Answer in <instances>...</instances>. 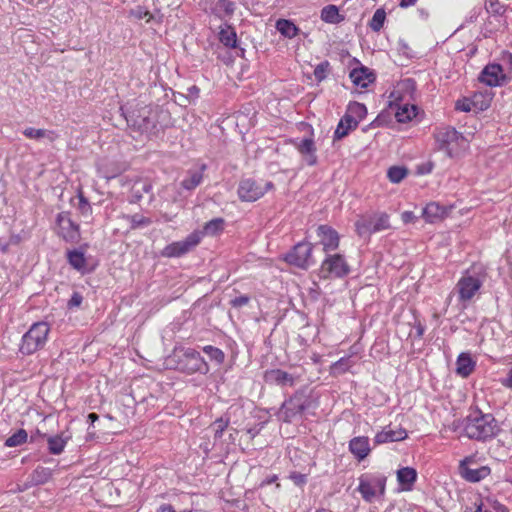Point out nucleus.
<instances>
[{
  "instance_id": "22",
  "label": "nucleus",
  "mask_w": 512,
  "mask_h": 512,
  "mask_svg": "<svg viewBox=\"0 0 512 512\" xmlns=\"http://www.w3.org/2000/svg\"><path fill=\"white\" fill-rule=\"evenodd\" d=\"M296 148L307 165L314 166L317 163L316 146L312 138L302 139Z\"/></svg>"
},
{
  "instance_id": "42",
  "label": "nucleus",
  "mask_w": 512,
  "mask_h": 512,
  "mask_svg": "<svg viewBox=\"0 0 512 512\" xmlns=\"http://www.w3.org/2000/svg\"><path fill=\"white\" fill-rule=\"evenodd\" d=\"M27 440V432L24 429L18 430L16 433L8 437L5 441V445L7 447H16L23 443H25Z\"/></svg>"
},
{
  "instance_id": "35",
  "label": "nucleus",
  "mask_w": 512,
  "mask_h": 512,
  "mask_svg": "<svg viewBox=\"0 0 512 512\" xmlns=\"http://www.w3.org/2000/svg\"><path fill=\"white\" fill-rule=\"evenodd\" d=\"M351 356L352 355H349L347 357H343L340 360H338L335 363H333L331 365V367H330V373L333 376H338V375H341V374L345 373L346 371H348L352 367V365H353V361L351 360Z\"/></svg>"
},
{
  "instance_id": "30",
  "label": "nucleus",
  "mask_w": 512,
  "mask_h": 512,
  "mask_svg": "<svg viewBox=\"0 0 512 512\" xmlns=\"http://www.w3.org/2000/svg\"><path fill=\"white\" fill-rule=\"evenodd\" d=\"M276 29L281 35L290 39L297 36L299 32L298 27L293 22L286 19H279L276 22Z\"/></svg>"
},
{
  "instance_id": "33",
  "label": "nucleus",
  "mask_w": 512,
  "mask_h": 512,
  "mask_svg": "<svg viewBox=\"0 0 512 512\" xmlns=\"http://www.w3.org/2000/svg\"><path fill=\"white\" fill-rule=\"evenodd\" d=\"M219 40L226 47H236L237 36L235 30L231 26L222 27L219 32Z\"/></svg>"
},
{
  "instance_id": "55",
  "label": "nucleus",
  "mask_w": 512,
  "mask_h": 512,
  "mask_svg": "<svg viewBox=\"0 0 512 512\" xmlns=\"http://www.w3.org/2000/svg\"><path fill=\"white\" fill-rule=\"evenodd\" d=\"M417 0H401L399 3V6L401 8H408L410 6H414L416 4Z\"/></svg>"
},
{
  "instance_id": "36",
  "label": "nucleus",
  "mask_w": 512,
  "mask_h": 512,
  "mask_svg": "<svg viewBox=\"0 0 512 512\" xmlns=\"http://www.w3.org/2000/svg\"><path fill=\"white\" fill-rule=\"evenodd\" d=\"M31 477L35 484H44L52 477V471L49 468L39 466L33 471Z\"/></svg>"
},
{
  "instance_id": "60",
  "label": "nucleus",
  "mask_w": 512,
  "mask_h": 512,
  "mask_svg": "<svg viewBox=\"0 0 512 512\" xmlns=\"http://www.w3.org/2000/svg\"><path fill=\"white\" fill-rule=\"evenodd\" d=\"M215 359L219 362L223 361L224 359V354H221V353H218V354H215Z\"/></svg>"
},
{
  "instance_id": "25",
  "label": "nucleus",
  "mask_w": 512,
  "mask_h": 512,
  "mask_svg": "<svg viewBox=\"0 0 512 512\" xmlns=\"http://www.w3.org/2000/svg\"><path fill=\"white\" fill-rule=\"evenodd\" d=\"M358 126V119L353 118L351 114H345L343 118L340 120L335 133L334 138L335 139H342L346 137L351 130L356 129Z\"/></svg>"
},
{
  "instance_id": "20",
  "label": "nucleus",
  "mask_w": 512,
  "mask_h": 512,
  "mask_svg": "<svg viewBox=\"0 0 512 512\" xmlns=\"http://www.w3.org/2000/svg\"><path fill=\"white\" fill-rule=\"evenodd\" d=\"M448 213L449 209L445 206H441L436 202H431L423 209L422 217L428 223H436L447 217Z\"/></svg>"
},
{
  "instance_id": "45",
  "label": "nucleus",
  "mask_w": 512,
  "mask_h": 512,
  "mask_svg": "<svg viewBox=\"0 0 512 512\" xmlns=\"http://www.w3.org/2000/svg\"><path fill=\"white\" fill-rule=\"evenodd\" d=\"M330 64L328 61H324L318 64L314 69V76L316 80L322 81L327 77L329 72Z\"/></svg>"
},
{
  "instance_id": "8",
  "label": "nucleus",
  "mask_w": 512,
  "mask_h": 512,
  "mask_svg": "<svg viewBox=\"0 0 512 512\" xmlns=\"http://www.w3.org/2000/svg\"><path fill=\"white\" fill-rule=\"evenodd\" d=\"M483 284V278L467 270L456 284L459 301L464 305L471 301Z\"/></svg>"
},
{
  "instance_id": "51",
  "label": "nucleus",
  "mask_w": 512,
  "mask_h": 512,
  "mask_svg": "<svg viewBox=\"0 0 512 512\" xmlns=\"http://www.w3.org/2000/svg\"><path fill=\"white\" fill-rule=\"evenodd\" d=\"M401 219L405 224L414 223L417 219L412 211H404L401 214Z\"/></svg>"
},
{
  "instance_id": "62",
  "label": "nucleus",
  "mask_w": 512,
  "mask_h": 512,
  "mask_svg": "<svg viewBox=\"0 0 512 512\" xmlns=\"http://www.w3.org/2000/svg\"><path fill=\"white\" fill-rule=\"evenodd\" d=\"M279 363L282 365V364H285V361H282L279 359Z\"/></svg>"
},
{
  "instance_id": "52",
  "label": "nucleus",
  "mask_w": 512,
  "mask_h": 512,
  "mask_svg": "<svg viewBox=\"0 0 512 512\" xmlns=\"http://www.w3.org/2000/svg\"><path fill=\"white\" fill-rule=\"evenodd\" d=\"M290 478L294 481L295 484L297 485H303L306 483L307 481V478H306V475L304 474H301V473H292L290 475Z\"/></svg>"
},
{
  "instance_id": "9",
  "label": "nucleus",
  "mask_w": 512,
  "mask_h": 512,
  "mask_svg": "<svg viewBox=\"0 0 512 512\" xmlns=\"http://www.w3.org/2000/svg\"><path fill=\"white\" fill-rule=\"evenodd\" d=\"M301 378V373L297 371L295 365L289 366V371L273 368L265 371L264 380L266 383L276 385L281 388L293 387Z\"/></svg>"
},
{
  "instance_id": "58",
  "label": "nucleus",
  "mask_w": 512,
  "mask_h": 512,
  "mask_svg": "<svg viewBox=\"0 0 512 512\" xmlns=\"http://www.w3.org/2000/svg\"><path fill=\"white\" fill-rule=\"evenodd\" d=\"M204 352L208 353V352H221V351L217 348H213L212 346H207L204 348Z\"/></svg>"
},
{
  "instance_id": "57",
  "label": "nucleus",
  "mask_w": 512,
  "mask_h": 512,
  "mask_svg": "<svg viewBox=\"0 0 512 512\" xmlns=\"http://www.w3.org/2000/svg\"><path fill=\"white\" fill-rule=\"evenodd\" d=\"M98 415L96 413H90L88 415V420L91 422V423H94L95 421L98 420Z\"/></svg>"
},
{
  "instance_id": "27",
  "label": "nucleus",
  "mask_w": 512,
  "mask_h": 512,
  "mask_svg": "<svg viewBox=\"0 0 512 512\" xmlns=\"http://www.w3.org/2000/svg\"><path fill=\"white\" fill-rule=\"evenodd\" d=\"M475 360L470 357V354H459L456 361V373L465 378L468 377L474 370Z\"/></svg>"
},
{
  "instance_id": "17",
  "label": "nucleus",
  "mask_w": 512,
  "mask_h": 512,
  "mask_svg": "<svg viewBox=\"0 0 512 512\" xmlns=\"http://www.w3.org/2000/svg\"><path fill=\"white\" fill-rule=\"evenodd\" d=\"M459 471L462 478L469 482H479L490 474V468L487 466L470 468L467 465V459L460 462Z\"/></svg>"
},
{
  "instance_id": "16",
  "label": "nucleus",
  "mask_w": 512,
  "mask_h": 512,
  "mask_svg": "<svg viewBox=\"0 0 512 512\" xmlns=\"http://www.w3.org/2000/svg\"><path fill=\"white\" fill-rule=\"evenodd\" d=\"M317 236L320 238V244L324 252L334 251L339 247L340 237L338 232L328 225L317 227Z\"/></svg>"
},
{
  "instance_id": "44",
  "label": "nucleus",
  "mask_w": 512,
  "mask_h": 512,
  "mask_svg": "<svg viewBox=\"0 0 512 512\" xmlns=\"http://www.w3.org/2000/svg\"><path fill=\"white\" fill-rule=\"evenodd\" d=\"M127 219L129 220L132 229L146 227L152 223V220L150 218L145 217L141 214L128 216Z\"/></svg>"
},
{
  "instance_id": "39",
  "label": "nucleus",
  "mask_w": 512,
  "mask_h": 512,
  "mask_svg": "<svg viewBox=\"0 0 512 512\" xmlns=\"http://www.w3.org/2000/svg\"><path fill=\"white\" fill-rule=\"evenodd\" d=\"M346 113L351 114L352 117L358 119V122H359L366 116L367 109L364 104H361L359 102H352L349 104Z\"/></svg>"
},
{
  "instance_id": "46",
  "label": "nucleus",
  "mask_w": 512,
  "mask_h": 512,
  "mask_svg": "<svg viewBox=\"0 0 512 512\" xmlns=\"http://www.w3.org/2000/svg\"><path fill=\"white\" fill-rule=\"evenodd\" d=\"M455 110L461 111V112L474 111L473 106H472V99H471V97L470 98L463 97L461 99H458L455 102Z\"/></svg>"
},
{
  "instance_id": "40",
  "label": "nucleus",
  "mask_w": 512,
  "mask_h": 512,
  "mask_svg": "<svg viewBox=\"0 0 512 512\" xmlns=\"http://www.w3.org/2000/svg\"><path fill=\"white\" fill-rule=\"evenodd\" d=\"M224 229V219L215 218L207 222L204 226V232L207 235H216Z\"/></svg>"
},
{
  "instance_id": "61",
  "label": "nucleus",
  "mask_w": 512,
  "mask_h": 512,
  "mask_svg": "<svg viewBox=\"0 0 512 512\" xmlns=\"http://www.w3.org/2000/svg\"><path fill=\"white\" fill-rule=\"evenodd\" d=\"M315 512H331V511L327 510V509H324V508H321V509H317Z\"/></svg>"
},
{
  "instance_id": "38",
  "label": "nucleus",
  "mask_w": 512,
  "mask_h": 512,
  "mask_svg": "<svg viewBox=\"0 0 512 512\" xmlns=\"http://www.w3.org/2000/svg\"><path fill=\"white\" fill-rule=\"evenodd\" d=\"M78 204H77V210L79 211L80 215L85 218H91L92 216V207L87 200V198L84 196L82 190L78 191Z\"/></svg>"
},
{
  "instance_id": "28",
  "label": "nucleus",
  "mask_w": 512,
  "mask_h": 512,
  "mask_svg": "<svg viewBox=\"0 0 512 512\" xmlns=\"http://www.w3.org/2000/svg\"><path fill=\"white\" fill-rule=\"evenodd\" d=\"M69 440V436L64 433L47 436L48 450L53 455H59L64 451V448Z\"/></svg>"
},
{
  "instance_id": "10",
  "label": "nucleus",
  "mask_w": 512,
  "mask_h": 512,
  "mask_svg": "<svg viewBox=\"0 0 512 512\" xmlns=\"http://www.w3.org/2000/svg\"><path fill=\"white\" fill-rule=\"evenodd\" d=\"M273 188L272 182H257L253 179H243L238 186V196L241 201L254 202Z\"/></svg>"
},
{
  "instance_id": "23",
  "label": "nucleus",
  "mask_w": 512,
  "mask_h": 512,
  "mask_svg": "<svg viewBox=\"0 0 512 512\" xmlns=\"http://www.w3.org/2000/svg\"><path fill=\"white\" fill-rule=\"evenodd\" d=\"M397 481L403 491L412 490L417 480V472L412 467H402L396 472Z\"/></svg>"
},
{
  "instance_id": "26",
  "label": "nucleus",
  "mask_w": 512,
  "mask_h": 512,
  "mask_svg": "<svg viewBox=\"0 0 512 512\" xmlns=\"http://www.w3.org/2000/svg\"><path fill=\"white\" fill-rule=\"evenodd\" d=\"M351 81L361 88H366L370 83L374 81V75L369 71L368 68L361 67L353 69L350 72Z\"/></svg>"
},
{
  "instance_id": "5",
  "label": "nucleus",
  "mask_w": 512,
  "mask_h": 512,
  "mask_svg": "<svg viewBox=\"0 0 512 512\" xmlns=\"http://www.w3.org/2000/svg\"><path fill=\"white\" fill-rule=\"evenodd\" d=\"M387 476L382 472H366L358 477V491L367 503L381 500L386 494Z\"/></svg>"
},
{
  "instance_id": "24",
  "label": "nucleus",
  "mask_w": 512,
  "mask_h": 512,
  "mask_svg": "<svg viewBox=\"0 0 512 512\" xmlns=\"http://www.w3.org/2000/svg\"><path fill=\"white\" fill-rule=\"evenodd\" d=\"M23 135L32 140L46 139L50 143H53L59 138V134L53 130L37 129L33 127H27L23 130Z\"/></svg>"
},
{
  "instance_id": "56",
  "label": "nucleus",
  "mask_w": 512,
  "mask_h": 512,
  "mask_svg": "<svg viewBox=\"0 0 512 512\" xmlns=\"http://www.w3.org/2000/svg\"><path fill=\"white\" fill-rule=\"evenodd\" d=\"M157 512H175V510L170 504H162Z\"/></svg>"
},
{
  "instance_id": "47",
  "label": "nucleus",
  "mask_w": 512,
  "mask_h": 512,
  "mask_svg": "<svg viewBox=\"0 0 512 512\" xmlns=\"http://www.w3.org/2000/svg\"><path fill=\"white\" fill-rule=\"evenodd\" d=\"M229 421L223 418L217 419L213 424L212 428L214 429L215 439H219L222 437L224 430L227 428Z\"/></svg>"
},
{
  "instance_id": "32",
  "label": "nucleus",
  "mask_w": 512,
  "mask_h": 512,
  "mask_svg": "<svg viewBox=\"0 0 512 512\" xmlns=\"http://www.w3.org/2000/svg\"><path fill=\"white\" fill-rule=\"evenodd\" d=\"M234 11L235 4L229 0H218L213 7V12L220 18L229 17Z\"/></svg>"
},
{
  "instance_id": "2",
  "label": "nucleus",
  "mask_w": 512,
  "mask_h": 512,
  "mask_svg": "<svg viewBox=\"0 0 512 512\" xmlns=\"http://www.w3.org/2000/svg\"><path fill=\"white\" fill-rule=\"evenodd\" d=\"M200 354H136L133 361L148 369L161 371L164 369H178L194 372L201 370Z\"/></svg>"
},
{
  "instance_id": "54",
  "label": "nucleus",
  "mask_w": 512,
  "mask_h": 512,
  "mask_svg": "<svg viewBox=\"0 0 512 512\" xmlns=\"http://www.w3.org/2000/svg\"><path fill=\"white\" fill-rule=\"evenodd\" d=\"M277 480V475H272L270 477H267L265 480H263L260 484V487H264L266 485H270L274 483Z\"/></svg>"
},
{
  "instance_id": "11",
  "label": "nucleus",
  "mask_w": 512,
  "mask_h": 512,
  "mask_svg": "<svg viewBox=\"0 0 512 512\" xmlns=\"http://www.w3.org/2000/svg\"><path fill=\"white\" fill-rule=\"evenodd\" d=\"M410 89L409 81L401 82L393 92H391L390 97L393 99L395 104L397 105L396 118L398 122H408L412 120L417 115V107L414 104L403 103V97L400 95L402 91H407Z\"/></svg>"
},
{
  "instance_id": "6",
  "label": "nucleus",
  "mask_w": 512,
  "mask_h": 512,
  "mask_svg": "<svg viewBox=\"0 0 512 512\" xmlns=\"http://www.w3.org/2000/svg\"><path fill=\"white\" fill-rule=\"evenodd\" d=\"M391 228L390 216L386 212L361 215L355 222V231L360 236H370Z\"/></svg>"
},
{
  "instance_id": "37",
  "label": "nucleus",
  "mask_w": 512,
  "mask_h": 512,
  "mask_svg": "<svg viewBox=\"0 0 512 512\" xmlns=\"http://www.w3.org/2000/svg\"><path fill=\"white\" fill-rule=\"evenodd\" d=\"M385 20H386V12L384 9L379 8L374 12L373 17L369 22V27L374 32H379L383 28Z\"/></svg>"
},
{
  "instance_id": "1",
  "label": "nucleus",
  "mask_w": 512,
  "mask_h": 512,
  "mask_svg": "<svg viewBox=\"0 0 512 512\" xmlns=\"http://www.w3.org/2000/svg\"><path fill=\"white\" fill-rule=\"evenodd\" d=\"M453 431L460 432L469 439L486 441L495 437L500 428L494 416L490 413L474 412L463 420L454 421Z\"/></svg>"
},
{
  "instance_id": "18",
  "label": "nucleus",
  "mask_w": 512,
  "mask_h": 512,
  "mask_svg": "<svg viewBox=\"0 0 512 512\" xmlns=\"http://www.w3.org/2000/svg\"><path fill=\"white\" fill-rule=\"evenodd\" d=\"M505 76L499 64H489L482 71L479 80L488 86L500 85Z\"/></svg>"
},
{
  "instance_id": "29",
  "label": "nucleus",
  "mask_w": 512,
  "mask_h": 512,
  "mask_svg": "<svg viewBox=\"0 0 512 512\" xmlns=\"http://www.w3.org/2000/svg\"><path fill=\"white\" fill-rule=\"evenodd\" d=\"M321 19L327 23L338 24L344 20V17L339 14L337 6L327 5L321 10Z\"/></svg>"
},
{
  "instance_id": "43",
  "label": "nucleus",
  "mask_w": 512,
  "mask_h": 512,
  "mask_svg": "<svg viewBox=\"0 0 512 512\" xmlns=\"http://www.w3.org/2000/svg\"><path fill=\"white\" fill-rule=\"evenodd\" d=\"M202 182V174L199 172H193L188 175L187 178H185L181 185L183 188L187 190H193L195 189L200 183Z\"/></svg>"
},
{
  "instance_id": "7",
  "label": "nucleus",
  "mask_w": 512,
  "mask_h": 512,
  "mask_svg": "<svg viewBox=\"0 0 512 512\" xmlns=\"http://www.w3.org/2000/svg\"><path fill=\"white\" fill-rule=\"evenodd\" d=\"M49 326L45 322L35 323L23 336L21 352H37L44 348Z\"/></svg>"
},
{
  "instance_id": "41",
  "label": "nucleus",
  "mask_w": 512,
  "mask_h": 512,
  "mask_svg": "<svg viewBox=\"0 0 512 512\" xmlns=\"http://www.w3.org/2000/svg\"><path fill=\"white\" fill-rule=\"evenodd\" d=\"M408 174V171L404 167L393 166L389 168L387 176L392 183L401 182Z\"/></svg>"
},
{
  "instance_id": "34",
  "label": "nucleus",
  "mask_w": 512,
  "mask_h": 512,
  "mask_svg": "<svg viewBox=\"0 0 512 512\" xmlns=\"http://www.w3.org/2000/svg\"><path fill=\"white\" fill-rule=\"evenodd\" d=\"M67 258H68L69 264L74 269H76L78 271H82V272L85 271L86 258L84 256V253H82L78 250L69 251L67 254Z\"/></svg>"
},
{
  "instance_id": "19",
  "label": "nucleus",
  "mask_w": 512,
  "mask_h": 512,
  "mask_svg": "<svg viewBox=\"0 0 512 512\" xmlns=\"http://www.w3.org/2000/svg\"><path fill=\"white\" fill-rule=\"evenodd\" d=\"M407 437V432L402 428H392L391 426H386L382 431L378 432L374 437V442L377 445L401 441Z\"/></svg>"
},
{
  "instance_id": "53",
  "label": "nucleus",
  "mask_w": 512,
  "mask_h": 512,
  "mask_svg": "<svg viewBox=\"0 0 512 512\" xmlns=\"http://www.w3.org/2000/svg\"><path fill=\"white\" fill-rule=\"evenodd\" d=\"M502 384L505 387L512 389V368L509 370L507 377L502 380Z\"/></svg>"
},
{
  "instance_id": "4",
  "label": "nucleus",
  "mask_w": 512,
  "mask_h": 512,
  "mask_svg": "<svg viewBox=\"0 0 512 512\" xmlns=\"http://www.w3.org/2000/svg\"><path fill=\"white\" fill-rule=\"evenodd\" d=\"M313 406L311 391L302 387L282 403L277 415L283 422L291 423Z\"/></svg>"
},
{
  "instance_id": "15",
  "label": "nucleus",
  "mask_w": 512,
  "mask_h": 512,
  "mask_svg": "<svg viewBox=\"0 0 512 512\" xmlns=\"http://www.w3.org/2000/svg\"><path fill=\"white\" fill-rule=\"evenodd\" d=\"M58 234L64 240L71 243H76L80 239L79 225L72 221L71 214L68 211H63L57 215L56 218Z\"/></svg>"
},
{
  "instance_id": "3",
  "label": "nucleus",
  "mask_w": 512,
  "mask_h": 512,
  "mask_svg": "<svg viewBox=\"0 0 512 512\" xmlns=\"http://www.w3.org/2000/svg\"><path fill=\"white\" fill-rule=\"evenodd\" d=\"M433 137L436 148L443 151L449 158L460 157L469 148L468 140L451 126L437 128Z\"/></svg>"
},
{
  "instance_id": "48",
  "label": "nucleus",
  "mask_w": 512,
  "mask_h": 512,
  "mask_svg": "<svg viewBox=\"0 0 512 512\" xmlns=\"http://www.w3.org/2000/svg\"><path fill=\"white\" fill-rule=\"evenodd\" d=\"M130 14L138 20L146 19V22H149L153 17L149 11L145 10L142 7H137L136 9L131 10Z\"/></svg>"
},
{
  "instance_id": "14",
  "label": "nucleus",
  "mask_w": 512,
  "mask_h": 512,
  "mask_svg": "<svg viewBox=\"0 0 512 512\" xmlns=\"http://www.w3.org/2000/svg\"><path fill=\"white\" fill-rule=\"evenodd\" d=\"M313 245L309 242H300L286 255L285 260L294 266L307 269L314 263L312 258Z\"/></svg>"
},
{
  "instance_id": "49",
  "label": "nucleus",
  "mask_w": 512,
  "mask_h": 512,
  "mask_svg": "<svg viewBox=\"0 0 512 512\" xmlns=\"http://www.w3.org/2000/svg\"><path fill=\"white\" fill-rule=\"evenodd\" d=\"M83 301V297L82 295L79 293V292H74L70 298V300L68 301V308H76V307H79L81 305Z\"/></svg>"
},
{
  "instance_id": "12",
  "label": "nucleus",
  "mask_w": 512,
  "mask_h": 512,
  "mask_svg": "<svg viewBox=\"0 0 512 512\" xmlns=\"http://www.w3.org/2000/svg\"><path fill=\"white\" fill-rule=\"evenodd\" d=\"M349 265L341 254L328 255L321 264L320 277L341 278L349 273Z\"/></svg>"
},
{
  "instance_id": "50",
  "label": "nucleus",
  "mask_w": 512,
  "mask_h": 512,
  "mask_svg": "<svg viewBox=\"0 0 512 512\" xmlns=\"http://www.w3.org/2000/svg\"><path fill=\"white\" fill-rule=\"evenodd\" d=\"M249 300L250 298L246 295H243V296H239V297H236L234 299L231 300V305L233 307H242L244 305H247L249 303Z\"/></svg>"
},
{
  "instance_id": "13",
  "label": "nucleus",
  "mask_w": 512,
  "mask_h": 512,
  "mask_svg": "<svg viewBox=\"0 0 512 512\" xmlns=\"http://www.w3.org/2000/svg\"><path fill=\"white\" fill-rule=\"evenodd\" d=\"M202 232L194 231L184 240L173 242L167 245L162 251L163 257H180L193 250L201 241Z\"/></svg>"
},
{
  "instance_id": "21",
  "label": "nucleus",
  "mask_w": 512,
  "mask_h": 512,
  "mask_svg": "<svg viewBox=\"0 0 512 512\" xmlns=\"http://www.w3.org/2000/svg\"><path fill=\"white\" fill-rule=\"evenodd\" d=\"M349 450L358 461L364 460L371 451L369 438L366 436L352 438L349 442Z\"/></svg>"
},
{
  "instance_id": "31",
  "label": "nucleus",
  "mask_w": 512,
  "mask_h": 512,
  "mask_svg": "<svg viewBox=\"0 0 512 512\" xmlns=\"http://www.w3.org/2000/svg\"><path fill=\"white\" fill-rule=\"evenodd\" d=\"M474 111H484L491 105L492 97L488 93L477 92L471 97Z\"/></svg>"
},
{
  "instance_id": "59",
  "label": "nucleus",
  "mask_w": 512,
  "mask_h": 512,
  "mask_svg": "<svg viewBox=\"0 0 512 512\" xmlns=\"http://www.w3.org/2000/svg\"><path fill=\"white\" fill-rule=\"evenodd\" d=\"M475 505H476V509H475V511H474V512H488L487 510H483V509H482V503H480L479 505H477V504L475 503Z\"/></svg>"
}]
</instances>
